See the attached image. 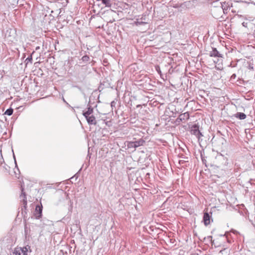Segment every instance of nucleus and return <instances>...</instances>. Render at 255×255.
<instances>
[{"label":"nucleus","instance_id":"nucleus-12","mask_svg":"<svg viewBox=\"0 0 255 255\" xmlns=\"http://www.w3.org/2000/svg\"><path fill=\"white\" fill-rule=\"evenodd\" d=\"M134 143V145L136 148L143 145V144L145 143V140H143L142 138H140L136 141H133Z\"/></svg>","mask_w":255,"mask_h":255},{"label":"nucleus","instance_id":"nucleus-16","mask_svg":"<svg viewBox=\"0 0 255 255\" xmlns=\"http://www.w3.org/2000/svg\"><path fill=\"white\" fill-rule=\"evenodd\" d=\"M89 60L90 57L88 55L83 56L81 59L84 63H87Z\"/></svg>","mask_w":255,"mask_h":255},{"label":"nucleus","instance_id":"nucleus-8","mask_svg":"<svg viewBox=\"0 0 255 255\" xmlns=\"http://www.w3.org/2000/svg\"><path fill=\"white\" fill-rule=\"evenodd\" d=\"M179 158H181V159H180L178 161V164L180 166H183L182 165L183 164L185 163L186 162H188V158L187 157H186V156H185L184 155H183V154H179Z\"/></svg>","mask_w":255,"mask_h":255},{"label":"nucleus","instance_id":"nucleus-22","mask_svg":"<svg viewBox=\"0 0 255 255\" xmlns=\"http://www.w3.org/2000/svg\"><path fill=\"white\" fill-rule=\"evenodd\" d=\"M116 102L114 101H112L111 103V107L113 108L114 107H115L116 106Z\"/></svg>","mask_w":255,"mask_h":255},{"label":"nucleus","instance_id":"nucleus-27","mask_svg":"<svg viewBox=\"0 0 255 255\" xmlns=\"http://www.w3.org/2000/svg\"><path fill=\"white\" fill-rule=\"evenodd\" d=\"M141 19L142 20H145V17H143V16H142V17L141 18Z\"/></svg>","mask_w":255,"mask_h":255},{"label":"nucleus","instance_id":"nucleus-13","mask_svg":"<svg viewBox=\"0 0 255 255\" xmlns=\"http://www.w3.org/2000/svg\"><path fill=\"white\" fill-rule=\"evenodd\" d=\"M93 108L90 106L88 108V110L85 112H83V115L84 117H87L88 116L92 115L93 113Z\"/></svg>","mask_w":255,"mask_h":255},{"label":"nucleus","instance_id":"nucleus-25","mask_svg":"<svg viewBox=\"0 0 255 255\" xmlns=\"http://www.w3.org/2000/svg\"><path fill=\"white\" fill-rule=\"evenodd\" d=\"M242 25L245 27H247V23L244 22H243Z\"/></svg>","mask_w":255,"mask_h":255},{"label":"nucleus","instance_id":"nucleus-1","mask_svg":"<svg viewBox=\"0 0 255 255\" xmlns=\"http://www.w3.org/2000/svg\"><path fill=\"white\" fill-rule=\"evenodd\" d=\"M29 246L24 247L23 248H16L12 255H27L28 249H29Z\"/></svg>","mask_w":255,"mask_h":255},{"label":"nucleus","instance_id":"nucleus-9","mask_svg":"<svg viewBox=\"0 0 255 255\" xmlns=\"http://www.w3.org/2000/svg\"><path fill=\"white\" fill-rule=\"evenodd\" d=\"M23 189H22V193L20 195V198H22L21 202L23 205V208L26 210V205H27V199L25 193L23 192Z\"/></svg>","mask_w":255,"mask_h":255},{"label":"nucleus","instance_id":"nucleus-7","mask_svg":"<svg viewBox=\"0 0 255 255\" xmlns=\"http://www.w3.org/2000/svg\"><path fill=\"white\" fill-rule=\"evenodd\" d=\"M209 55L211 57H223L222 54H220L216 48H212V50L210 52Z\"/></svg>","mask_w":255,"mask_h":255},{"label":"nucleus","instance_id":"nucleus-6","mask_svg":"<svg viewBox=\"0 0 255 255\" xmlns=\"http://www.w3.org/2000/svg\"><path fill=\"white\" fill-rule=\"evenodd\" d=\"M89 125H96L97 124V121L96 120V118L93 115L88 116L87 117H85Z\"/></svg>","mask_w":255,"mask_h":255},{"label":"nucleus","instance_id":"nucleus-24","mask_svg":"<svg viewBox=\"0 0 255 255\" xmlns=\"http://www.w3.org/2000/svg\"><path fill=\"white\" fill-rule=\"evenodd\" d=\"M13 158H14V162H15V164L16 165V166L17 165L16 164V159H15V155H14V154L13 153Z\"/></svg>","mask_w":255,"mask_h":255},{"label":"nucleus","instance_id":"nucleus-21","mask_svg":"<svg viewBox=\"0 0 255 255\" xmlns=\"http://www.w3.org/2000/svg\"><path fill=\"white\" fill-rule=\"evenodd\" d=\"M180 3H176L172 5V7L175 8H179L180 9Z\"/></svg>","mask_w":255,"mask_h":255},{"label":"nucleus","instance_id":"nucleus-17","mask_svg":"<svg viewBox=\"0 0 255 255\" xmlns=\"http://www.w3.org/2000/svg\"><path fill=\"white\" fill-rule=\"evenodd\" d=\"M180 9H179V11H181L182 10H187V8L186 7V5L185 4V2H183L181 3H180Z\"/></svg>","mask_w":255,"mask_h":255},{"label":"nucleus","instance_id":"nucleus-11","mask_svg":"<svg viewBox=\"0 0 255 255\" xmlns=\"http://www.w3.org/2000/svg\"><path fill=\"white\" fill-rule=\"evenodd\" d=\"M234 117L240 120H244L246 118V115L243 113L238 112L234 115Z\"/></svg>","mask_w":255,"mask_h":255},{"label":"nucleus","instance_id":"nucleus-14","mask_svg":"<svg viewBox=\"0 0 255 255\" xmlns=\"http://www.w3.org/2000/svg\"><path fill=\"white\" fill-rule=\"evenodd\" d=\"M97 1H101V0H96ZM102 3L105 5L107 7H111V2L110 0H101Z\"/></svg>","mask_w":255,"mask_h":255},{"label":"nucleus","instance_id":"nucleus-4","mask_svg":"<svg viewBox=\"0 0 255 255\" xmlns=\"http://www.w3.org/2000/svg\"><path fill=\"white\" fill-rule=\"evenodd\" d=\"M185 4L186 5V7L187 9H192L194 8L196 6V5L197 3V0H188L184 1Z\"/></svg>","mask_w":255,"mask_h":255},{"label":"nucleus","instance_id":"nucleus-10","mask_svg":"<svg viewBox=\"0 0 255 255\" xmlns=\"http://www.w3.org/2000/svg\"><path fill=\"white\" fill-rule=\"evenodd\" d=\"M203 221L204 224L207 226L210 224V216L208 213L205 212L203 216Z\"/></svg>","mask_w":255,"mask_h":255},{"label":"nucleus","instance_id":"nucleus-2","mask_svg":"<svg viewBox=\"0 0 255 255\" xmlns=\"http://www.w3.org/2000/svg\"><path fill=\"white\" fill-rule=\"evenodd\" d=\"M190 132L191 134L195 135L198 139L203 136V134L199 129L198 126L197 125H194L192 126Z\"/></svg>","mask_w":255,"mask_h":255},{"label":"nucleus","instance_id":"nucleus-29","mask_svg":"<svg viewBox=\"0 0 255 255\" xmlns=\"http://www.w3.org/2000/svg\"><path fill=\"white\" fill-rule=\"evenodd\" d=\"M232 77L235 78V77H236V74H234L232 76Z\"/></svg>","mask_w":255,"mask_h":255},{"label":"nucleus","instance_id":"nucleus-28","mask_svg":"<svg viewBox=\"0 0 255 255\" xmlns=\"http://www.w3.org/2000/svg\"><path fill=\"white\" fill-rule=\"evenodd\" d=\"M141 106V105H137L136 106V108H139V107H140Z\"/></svg>","mask_w":255,"mask_h":255},{"label":"nucleus","instance_id":"nucleus-23","mask_svg":"<svg viewBox=\"0 0 255 255\" xmlns=\"http://www.w3.org/2000/svg\"><path fill=\"white\" fill-rule=\"evenodd\" d=\"M202 160L204 164H205L206 166H207L206 160L202 156Z\"/></svg>","mask_w":255,"mask_h":255},{"label":"nucleus","instance_id":"nucleus-15","mask_svg":"<svg viewBox=\"0 0 255 255\" xmlns=\"http://www.w3.org/2000/svg\"><path fill=\"white\" fill-rule=\"evenodd\" d=\"M127 146L128 148V149H131V148L135 149L136 148L133 141H128Z\"/></svg>","mask_w":255,"mask_h":255},{"label":"nucleus","instance_id":"nucleus-19","mask_svg":"<svg viewBox=\"0 0 255 255\" xmlns=\"http://www.w3.org/2000/svg\"><path fill=\"white\" fill-rule=\"evenodd\" d=\"M147 22H145V21H139L138 19H136V21H135V23L136 25H141V24H145Z\"/></svg>","mask_w":255,"mask_h":255},{"label":"nucleus","instance_id":"nucleus-26","mask_svg":"<svg viewBox=\"0 0 255 255\" xmlns=\"http://www.w3.org/2000/svg\"><path fill=\"white\" fill-rule=\"evenodd\" d=\"M63 101L64 103H66L67 104H68V103L65 101L64 98H63Z\"/></svg>","mask_w":255,"mask_h":255},{"label":"nucleus","instance_id":"nucleus-5","mask_svg":"<svg viewBox=\"0 0 255 255\" xmlns=\"http://www.w3.org/2000/svg\"><path fill=\"white\" fill-rule=\"evenodd\" d=\"M42 206L37 205L35 208V211L34 212V216L35 218L37 219H40L42 216Z\"/></svg>","mask_w":255,"mask_h":255},{"label":"nucleus","instance_id":"nucleus-18","mask_svg":"<svg viewBox=\"0 0 255 255\" xmlns=\"http://www.w3.org/2000/svg\"><path fill=\"white\" fill-rule=\"evenodd\" d=\"M13 110L11 108H9L6 110V111L4 113L5 115H8V116H11L13 114Z\"/></svg>","mask_w":255,"mask_h":255},{"label":"nucleus","instance_id":"nucleus-3","mask_svg":"<svg viewBox=\"0 0 255 255\" xmlns=\"http://www.w3.org/2000/svg\"><path fill=\"white\" fill-rule=\"evenodd\" d=\"M189 119V114L188 112L179 115L178 117L176 119V121L178 123L181 122H185Z\"/></svg>","mask_w":255,"mask_h":255},{"label":"nucleus","instance_id":"nucleus-20","mask_svg":"<svg viewBox=\"0 0 255 255\" xmlns=\"http://www.w3.org/2000/svg\"><path fill=\"white\" fill-rule=\"evenodd\" d=\"M26 61H27V64L29 62L30 63H32V55H30L26 59Z\"/></svg>","mask_w":255,"mask_h":255}]
</instances>
